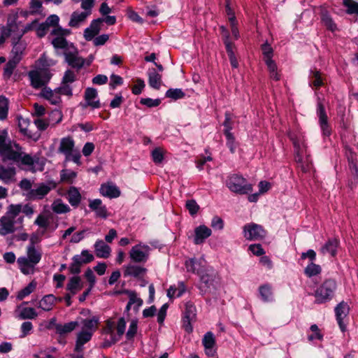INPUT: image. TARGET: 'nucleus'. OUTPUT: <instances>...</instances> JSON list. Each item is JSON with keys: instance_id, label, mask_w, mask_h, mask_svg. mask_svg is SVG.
Returning <instances> with one entry per match:
<instances>
[{"instance_id": "obj_1", "label": "nucleus", "mask_w": 358, "mask_h": 358, "mask_svg": "<svg viewBox=\"0 0 358 358\" xmlns=\"http://www.w3.org/2000/svg\"><path fill=\"white\" fill-rule=\"evenodd\" d=\"M52 34L55 36L52 44L55 49L63 50L66 62L73 69H80L85 65V59L79 56L73 44L66 40L65 36L70 34V31L57 26L52 31Z\"/></svg>"}, {"instance_id": "obj_2", "label": "nucleus", "mask_w": 358, "mask_h": 358, "mask_svg": "<svg viewBox=\"0 0 358 358\" xmlns=\"http://www.w3.org/2000/svg\"><path fill=\"white\" fill-rule=\"evenodd\" d=\"M196 273L199 276L198 289L200 294H215L220 287V279L217 272L212 268H208L198 270Z\"/></svg>"}, {"instance_id": "obj_3", "label": "nucleus", "mask_w": 358, "mask_h": 358, "mask_svg": "<svg viewBox=\"0 0 358 358\" xmlns=\"http://www.w3.org/2000/svg\"><path fill=\"white\" fill-rule=\"evenodd\" d=\"M337 283L334 279L325 280L315 291V303L322 304L330 301L334 296Z\"/></svg>"}, {"instance_id": "obj_4", "label": "nucleus", "mask_w": 358, "mask_h": 358, "mask_svg": "<svg viewBox=\"0 0 358 358\" xmlns=\"http://www.w3.org/2000/svg\"><path fill=\"white\" fill-rule=\"evenodd\" d=\"M226 186L234 193L243 195L251 193L252 185L241 175L234 173L229 176L226 180Z\"/></svg>"}, {"instance_id": "obj_5", "label": "nucleus", "mask_w": 358, "mask_h": 358, "mask_svg": "<svg viewBox=\"0 0 358 358\" xmlns=\"http://www.w3.org/2000/svg\"><path fill=\"white\" fill-rule=\"evenodd\" d=\"M31 84L34 88H39L46 85L52 77V73L47 69L31 71L29 73Z\"/></svg>"}, {"instance_id": "obj_6", "label": "nucleus", "mask_w": 358, "mask_h": 358, "mask_svg": "<svg viewBox=\"0 0 358 358\" xmlns=\"http://www.w3.org/2000/svg\"><path fill=\"white\" fill-rule=\"evenodd\" d=\"M57 184L53 180H49L48 184L40 183L36 189L28 192L26 196L29 200L42 199L52 189L56 188Z\"/></svg>"}, {"instance_id": "obj_7", "label": "nucleus", "mask_w": 358, "mask_h": 358, "mask_svg": "<svg viewBox=\"0 0 358 358\" xmlns=\"http://www.w3.org/2000/svg\"><path fill=\"white\" fill-rule=\"evenodd\" d=\"M244 236L248 240H258L263 238L266 234L262 226L250 223L243 227Z\"/></svg>"}, {"instance_id": "obj_8", "label": "nucleus", "mask_w": 358, "mask_h": 358, "mask_svg": "<svg viewBox=\"0 0 358 358\" xmlns=\"http://www.w3.org/2000/svg\"><path fill=\"white\" fill-rule=\"evenodd\" d=\"M148 270L146 268L129 264L124 266L123 275L124 277H134L138 280H143V277L146 274Z\"/></svg>"}, {"instance_id": "obj_9", "label": "nucleus", "mask_w": 358, "mask_h": 358, "mask_svg": "<svg viewBox=\"0 0 358 358\" xmlns=\"http://www.w3.org/2000/svg\"><path fill=\"white\" fill-rule=\"evenodd\" d=\"M141 248L148 249L149 247L147 245L141 246L138 244L131 248L129 251V257L131 260L134 263H145L148 259V253L143 251Z\"/></svg>"}, {"instance_id": "obj_10", "label": "nucleus", "mask_w": 358, "mask_h": 358, "mask_svg": "<svg viewBox=\"0 0 358 358\" xmlns=\"http://www.w3.org/2000/svg\"><path fill=\"white\" fill-rule=\"evenodd\" d=\"M350 308L346 302L344 301L339 303L334 309L335 315L338 324L341 330L344 332L346 330V327L343 323V318L349 313Z\"/></svg>"}, {"instance_id": "obj_11", "label": "nucleus", "mask_w": 358, "mask_h": 358, "mask_svg": "<svg viewBox=\"0 0 358 358\" xmlns=\"http://www.w3.org/2000/svg\"><path fill=\"white\" fill-rule=\"evenodd\" d=\"M89 208L95 213L97 217L106 219L108 216L107 208L103 205L100 199L89 200Z\"/></svg>"}, {"instance_id": "obj_12", "label": "nucleus", "mask_w": 358, "mask_h": 358, "mask_svg": "<svg viewBox=\"0 0 358 358\" xmlns=\"http://www.w3.org/2000/svg\"><path fill=\"white\" fill-rule=\"evenodd\" d=\"M212 231L204 224L199 225L194 229V243L201 245L204 243L206 238L211 236Z\"/></svg>"}, {"instance_id": "obj_13", "label": "nucleus", "mask_w": 358, "mask_h": 358, "mask_svg": "<svg viewBox=\"0 0 358 358\" xmlns=\"http://www.w3.org/2000/svg\"><path fill=\"white\" fill-rule=\"evenodd\" d=\"M339 245L340 241L338 238H331L320 248V252L323 255L329 254L332 257H335Z\"/></svg>"}, {"instance_id": "obj_14", "label": "nucleus", "mask_w": 358, "mask_h": 358, "mask_svg": "<svg viewBox=\"0 0 358 358\" xmlns=\"http://www.w3.org/2000/svg\"><path fill=\"white\" fill-rule=\"evenodd\" d=\"M15 221L8 215H3L0 219V235L6 236L15 231Z\"/></svg>"}, {"instance_id": "obj_15", "label": "nucleus", "mask_w": 358, "mask_h": 358, "mask_svg": "<svg viewBox=\"0 0 358 358\" xmlns=\"http://www.w3.org/2000/svg\"><path fill=\"white\" fill-rule=\"evenodd\" d=\"M40 96L53 105H57L62 102L61 96L57 89L52 90L50 87H45L42 89Z\"/></svg>"}, {"instance_id": "obj_16", "label": "nucleus", "mask_w": 358, "mask_h": 358, "mask_svg": "<svg viewBox=\"0 0 358 358\" xmlns=\"http://www.w3.org/2000/svg\"><path fill=\"white\" fill-rule=\"evenodd\" d=\"M6 136H0V155H6L10 159H15L17 152L13 150L10 141H7Z\"/></svg>"}, {"instance_id": "obj_17", "label": "nucleus", "mask_w": 358, "mask_h": 358, "mask_svg": "<svg viewBox=\"0 0 358 358\" xmlns=\"http://www.w3.org/2000/svg\"><path fill=\"white\" fill-rule=\"evenodd\" d=\"M74 146V141L69 136L61 140L59 151L65 155L66 160H70V157L71 156V152L73 151Z\"/></svg>"}, {"instance_id": "obj_18", "label": "nucleus", "mask_w": 358, "mask_h": 358, "mask_svg": "<svg viewBox=\"0 0 358 358\" xmlns=\"http://www.w3.org/2000/svg\"><path fill=\"white\" fill-rule=\"evenodd\" d=\"M95 255L99 258L107 259L109 257L111 249L110 247L104 243L103 240L98 239L94 245Z\"/></svg>"}, {"instance_id": "obj_19", "label": "nucleus", "mask_w": 358, "mask_h": 358, "mask_svg": "<svg viewBox=\"0 0 358 358\" xmlns=\"http://www.w3.org/2000/svg\"><path fill=\"white\" fill-rule=\"evenodd\" d=\"M85 100L87 106H90L92 108H98L100 107L98 93L94 88L88 87L86 89L85 92Z\"/></svg>"}, {"instance_id": "obj_20", "label": "nucleus", "mask_w": 358, "mask_h": 358, "mask_svg": "<svg viewBox=\"0 0 358 358\" xmlns=\"http://www.w3.org/2000/svg\"><path fill=\"white\" fill-rule=\"evenodd\" d=\"M79 325L78 322L71 321L64 324H55V332L59 334L60 337H64L66 334L72 332Z\"/></svg>"}, {"instance_id": "obj_21", "label": "nucleus", "mask_w": 358, "mask_h": 358, "mask_svg": "<svg viewBox=\"0 0 358 358\" xmlns=\"http://www.w3.org/2000/svg\"><path fill=\"white\" fill-rule=\"evenodd\" d=\"M221 28L222 29L223 36L225 38H224V44L226 46V50H227V54H228V56L229 58L231 65L233 68H235V69L238 68V60H237V59L235 56V54L234 52L233 45L229 40L228 33L223 27H222Z\"/></svg>"}, {"instance_id": "obj_22", "label": "nucleus", "mask_w": 358, "mask_h": 358, "mask_svg": "<svg viewBox=\"0 0 358 358\" xmlns=\"http://www.w3.org/2000/svg\"><path fill=\"white\" fill-rule=\"evenodd\" d=\"M100 193L104 196L115 199L120 196L121 192L115 185L108 183L101 185Z\"/></svg>"}, {"instance_id": "obj_23", "label": "nucleus", "mask_w": 358, "mask_h": 358, "mask_svg": "<svg viewBox=\"0 0 358 358\" xmlns=\"http://www.w3.org/2000/svg\"><path fill=\"white\" fill-rule=\"evenodd\" d=\"M91 14L90 11H75L71 14L69 25L71 27H78L81 23L85 21L87 16Z\"/></svg>"}, {"instance_id": "obj_24", "label": "nucleus", "mask_w": 358, "mask_h": 358, "mask_svg": "<svg viewBox=\"0 0 358 358\" xmlns=\"http://www.w3.org/2000/svg\"><path fill=\"white\" fill-rule=\"evenodd\" d=\"M82 196L78 189L74 186L70 187L67 192V199L71 206L76 208L79 206Z\"/></svg>"}, {"instance_id": "obj_25", "label": "nucleus", "mask_w": 358, "mask_h": 358, "mask_svg": "<svg viewBox=\"0 0 358 358\" xmlns=\"http://www.w3.org/2000/svg\"><path fill=\"white\" fill-rule=\"evenodd\" d=\"M83 287V285L81 282L80 277L76 275L69 279L66 289L71 294V295H75L78 291L82 289Z\"/></svg>"}, {"instance_id": "obj_26", "label": "nucleus", "mask_w": 358, "mask_h": 358, "mask_svg": "<svg viewBox=\"0 0 358 358\" xmlns=\"http://www.w3.org/2000/svg\"><path fill=\"white\" fill-rule=\"evenodd\" d=\"M148 82L151 87L159 90L162 85V76L155 69H150L148 71Z\"/></svg>"}, {"instance_id": "obj_27", "label": "nucleus", "mask_w": 358, "mask_h": 358, "mask_svg": "<svg viewBox=\"0 0 358 358\" xmlns=\"http://www.w3.org/2000/svg\"><path fill=\"white\" fill-rule=\"evenodd\" d=\"M259 292L262 301L265 303L273 301V293L270 284H264L259 287Z\"/></svg>"}, {"instance_id": "obj_28", "label": "nucleus", "mask_w": 358, "mask_h": 358, "mask_svg": "<svg viewBox=\"0 0 358 358\" xmlns=\"http://www.w3.org/2000/svg\"><path fill=\"white\" fill-rule=\"evenodd\" d=\"M310 84L316 88L320 87L324 84V77L321 72L317 69L311 70L310 75Z\"/></svg>"}, {"instance_id": "obj_29", "label": "nucleus", "mask_w": 358, "mask_h": 358, "mask_svg": "<svg viewBox=\"0 0 358 358\" xmlns=\"http://www.w3.org/2000/svg\"><path fill=\"white\" fill-rule=\"evenodd\" d=\"M317 115L319 117L320 127L324 132V134H326L327 132H329L327 124V116L326 115L324 108L321 103H318Z\"/></svg>"}, {"instance_id": "obj_30", "label": "nucleus", "mask_w": 358, "mask_h": 358, "mask_svg": "<svg viewBox=\"0 0 358 358\" xmlns=\"http://www.w3.org/2000/svg\"><path fill=\"white\" fill-rule=\"evenodd\" d=\"M350 153L347 155L349 169L351 171L352 174L357 178L358 177V162L356 158V155L354 152L349 148Z\"/></svg>"}, {"instance_id": "obj_31", "label": "nucleus", "mask_w": 358, "mask_h": 358, "mask_svg": "<svg viewBox=\"0 0 358 358\" xmlns=\"http://www.w3.org/2000/svg\"><path fill=\"white\" fill-rule=\"evenodd\" d=\"M56 300L57 298L53 294L45 295L40 301L39 307L43 310L49 311L52 310Z\"/></svg>"}, {"instance_id": "obj_32", "label": "nucleus", "mask_w": 358, "mask_h": 358, "mask_svg": "<svg viewBox=\"0 0 358 358\" xmlns=\"http://www.w3.org/2000/svg\"><path fill=\"white\" fill-rule=\"evenodd\" d=\"M27 258L34 266L41 259V254L38 252L34 245H29L27 248Z\"/></svg>"}, {"instance_id": "obj_33", "label": "nucleus", "mask_w": 358, "mask_h": 358, "mask_svg": "<svg viewBox=\"0 0 358 358\" xmlns=\"http://www.w3.org/2000/svg\"><path fill=\"white\" fill-rule=\"evenodd\" d=\"M13 50L12 54L13 55V59L19 62L21 58V55L25 49V45L20 41H13Z\"/></svg>"}, {"instance_id": "obj_34", "label": "nucleus", "mask_w": 358, "mask_h": 358, "mask_svg": "<svg viewBox=\"0 0 358 358\" xmlns=\"http://www.w3.org/2000/svg\"><path fill=\"white\" fill-rule=\"evenodd\" d=\"M52 209L57 214L66 213L71 210L69 206L64 203L60 199H57L52 203Z\"/></svg>"}, {"instance_id": "obj_35", "label": "nucleus", "mask_w": 358, "mask_h": 358, "mask_svg": "<svg viewBox=\"0 0 358 358\" xmlns=\"http://www.w3.org/2000/svg\"><path fill=\"white\" fill-rule=\"evenodd\" d=\"M269 72L271 79L278 81L280 79L281 75L278 70L277 65L273 60H268L266 64Z\"/></svg>"}, {"instance_id": "obj_36", "label": "nucleus", "mask_w": 358, "mask_h": 358, "mask_svg": "<svg viewBox=\"0 0 358 358\" xmlns=\"http://www.w3.org/2000/svg\"><path fill=\"white\" fill-rule=\"evenodd\" d=\"M290 140L292 141L293 145L295 148V151L298 155H301L303 152V148H306L305 143L301 139V136H289Z\"/></svg>"}, {"instance_id": "obj_37", "label": "nucleus", "mask_w": 358, "mask_h": 358, "mask_svg": "<svg viewBox=\"0 0 358 358\" xmlns=\"http://www.w3.org/2000/svg\"><path fill=\"white\" fill-rule=\"evenodd\" d=\"M202 344L205 349L213 348L216 345L214 334L211 331H208L203 336Z\"/></svg>"}, {"instance_id": "obj_38", "label": "nucleus", "mask_w": 358, "mask_h": 358, "mask_svg": "<svg viewBox=\"0 0 358 358\" xmlns=\"http://www.w3.org/2000/svg\"><path fill=\"white\" fill-rule=\"evenodd\" d=\"M36 287V282L34 281H31L27 286L24 288L22 289L17 295V300H22L26 296H29L31 293L34 292Z\"/></svg>"}, {"instance_id": "obj_39", "label": "nucleus", "mask_w": 358, "mask_h": 358, "mask_svg": "<svg viewBox=\"0 0 358 358\" xmlns=\"http://www.w3.org/2000/svg\"><path fill=\"white\" fill-rule=\"evenodd\" d=\"M321 19L322 23L324 24V26L329 30L334 31L336 29V25L334 22L333 20L331 19V16L329 15V13L323 10L321 14Z\"/></svg>"}, {"instance_id": "obj_40", "label": "nucleus", "mask_w": 358, "mask_h": 358, "mask_svg": "<svg viewBox=\"0 0 358 358\" xmlns=\"http://www.w3.org/2000/svg\"><path fill=\"white\" fill-rule=\"evenodd\" d=\"M15 175V169L14 167L5 168L3 166H0V180H9Z\"/></svg>"}, {"instance_id": "obj_41", "label": "nucleus", "mask_w": 358, "mask_h": 358, "mask_svg": "<svg viewBox=\"0 0 358 358\" xmlns=\"http://www.w3.org/2000/svg\"><path fill=\"white\" fill-rule=\"evenodd\" d=\"M38 316L37 313L36 312L34 308H23L19 315V318L20 320H32L35 319Z\"/></svg>"}, {"instance_id": "obj_42", "label": "nucleus", "mask_w": 358, "mask_h": 358, "mask_svg": "<svg viewBox=\"0 0 358 358\" xmlns=\"http://www.w3.org/2000/svg\"><path fill=\"white\" fill-rule=\"evenodd\" d=\"M182 317L196 320V308L192 302L187 301L185 303V310H184Z\"/></svg>"}, {"instance_id": "obj_43", "label": "nucleus", "mask_w": 358, "mask_h": 358, "mask_svg": "<svg viewBox=\"0 0 358 358\" xmlns=\"http://www.w3.org/2000/svg\"><path fill=\"white\" fill-rule=\"evenodd\" d=\"M322 268L320 265L311 262L306 267L304 273L308 277H313L320 274Z\"/></svg>"}, {"instance_id": "obj_44", "label": "nucleus", "mask_w": 358, "mask_h": 358, "mask_svg": "<svg viewBox=\"0 0 358 358\" xmlns=\"http://www.w3.org/2000/svg\"><path fill=\"white\" fill-rule=\"evenodd\" d=\"M99 322V318L96 316L92 317L91 319H85L83 320V327L93 332L97 328L98 324Z\"/></svg>"}, {"instance_id": "obj_45", "label": "nucleus", "mask_w": 358, "mask_h": 358, "mask_svg": "<svg viewBox=\"0 0 358 358\" xmlns=\"http://www.w3.org/2000/svg\"><path fill=\"white\" fill-rule=\"evenodd\" d=\"M8 111V100L3 96H0V120L7 117Z\"/></svg>"}, {"instance_id": "obj_46", "label": "nucleus", "mask_w": 358, "mask_h": 358, "mask_svg": "<svg viewBox=\"0 0 358 358\" xmlns=\"http://www.w3.org/2000/svg\"><path fill=\"white\" fill-rule=\"evenodd\" d=\"M78 262H80V266L87 264L94 261V257L92 254L90 253L87 250H83L80 255H78Z\"/></svg>"}, {"instance_id": "obj_47", "label": "nucleus", "mask_w": 358, "mask_h": 358, "mask_svg": "<svg viewBox=\"0 0 358 358\" xmlns=\"http://www.w3.org/2000/svg\"><path fill=\"white\" fill-rule=\"evenodd\" d=\"M92 335L93 332L92 331L82 330L77 334L76 341L84 345L92 339Z\"/></svg>"}, {"instance_id": "obj_48", "label": "nucleus", "mask_w": 358, "mask_h": 358, "mask_svg": "<svg viewBox=\"0 0 358 358\" xmlns=\"http://www.w3.org/2000/svg\"><path fill=\"white\" fill-rule=\"evenodd\" d=\"M152 161L156 164H161L164 159V155L163 150L159 148H155L151 153Z\"/></svg>"}, {"instance_id": "obj_49", "label": "nucleus", "mask_w": 358, "mask_h": 358, "mask_svg": "<svg viewBox=\"0 0 358 358\" xmlns=\"http://www.w3.org/2000/svg\"><path fill=\"white\" fill-rule=\"evenodd\" d=\"M80 267V262H78V255H76L72 257V262L69 267V271L71 274L78 275L81 271Z\"/></svg>"}, {"instance_id": "obj_50", "label": "nucleus", "mask_w": 358, "mask_h": 358, "mask_svg": "<svg viewBox=\"0 0 358 358\" xmlns=\"http://www.w3.org/2000/svg\"><path fill=\"white\" fill-rule=\"evenodd\" d=\"M22 211V205L21 204H10L8 207V210L6 212V215H8L10 217L15 220V218L19 215V213Z\"/></svg>"}, {"instance_id": "obj_51", "label": "nucleus", "mask_w": 358, "mask_h": 358, "mask_svg": "<svg viewBox=\"0 0 358 358\" xmlns=\"http://www.w3.org/2000/svg\"><path fill=\"white\" fill-rule=\"evenodd\" d=\"M343 5L348 8V14L358 15V3L352 0H343Z\"/></svg>"}, {"instance_id": "obj_52", "label": "nucleus", "mask_w": 358, "mask_h": 358, "mask_svg": "<svg viewBox=\"0 0 358 358\" xmlns=\"http://www.w3.org/2000/svg\"><path fill=\"white\" fill-rule=\"evenodd\" d=\"M262 50L264 55V59L266 64H267L268 60H273L272 57L273 50L272 47L269 44L264 43V45H262Z\"/></svg>"}, {"instance_id": "obj_53", "label": "nucleus", "mask_w": 358, "mask_h": 358, "mask_svg": "<svg viewBox=\"0 0 358 358\" xmlns=\"http://www.w3.org/2000/svg\"><path fill=\"white\" fill-rule=\"evenodd\" d=\"M185 207L189 211V213L194 216L196 215L199 210V206L197 204L195 200L191 199L186 201Z\"/></svg>"}, {"instance_id": "obj_54", "label": "nucleus", "mask_w": 358, "mask_h": 358, "mask_svg": "<svg viewBox=\"0 0 358 358\" xmlns=\"http://www.w3.org/2000/svg\"><path fill=\"white\" fill-rule=\"evenodd\" d=\"M138 323L136 320H132L129 324V329L126 334V337L128 341L132 340L137 333Z\"/></svg>"}, {"instance_id": "obj_55", "label": "nucleus", "mask_w": 358, "mask_h": 358, "mask_svg": "<svg viewBox=\"0 0 358 358\" xmlns=\"http://www.w3.org/2000/svg\"><path fill=\"white\" fill-rule=\"evenodd\" d=\"M166 96L176 100L184 97L185 93L180 89H169L166 91Z\"/></svg>"}, {"instance_id": "obj_56", "label": "nucleus", "mask_w": 358, "mask_h": 358, "mask_svg": "<svg viewBox=\"0 0 358 358\" xmlns=\"http://www.w3.org/2000/svg\"><path fill=\"white\" fill-rule=\"evenodd\" d=\"M59 94V95H65L68 96H71L72 93V87L69 84H66L64 83H61L59 87L56 88Z\"/></svg>"}, {"instance_id": "obj_57", "label": "nucleus", "mask_w": 358, "mask_h": 358, "mask_svg": "<svg viewBox=\"0 0 358 358\" xmlns=\"http://www.w3.org/2000/svg\"><path fill=\"white\" fill-rule=\"evenodd\" d=\"M42 12V2L40 0H31L30 2V13L41 14Z\"/></svg>"}, {"instance_id": "obj_58", "label": "nucleus", "mask_w": 358, "mask_h": 358, "mask_svg": "<svg viewBox=\"0 0 358 358\" xmlns=\"http://www.w3.org/2000/svg\"><path fill=\"white\" fill-rule=\"evenodd\" d=\"M76 76L74 71L72 70H66L64 74V76L62 78V83L69 84L71 85V84L76 80Z\"/></svg>"}, {"instance_id": "obj_59", "label": "nucleus", "mask_w": 358, "mask_h": 358, "mask_svg": "<svg viewBox=\"0 0 358 358\" xmlns=\"http://www.w3.org/2000/svg\"><path fill=\"white\" fill-rule=\"evenodd\" d=\"M77 176V173L75 171H70L66 172L65 170H62L60 174L61 180L65 181L69 183H72L73 180Z\"/></svg>"}, {"instance_id": "obj_60", "label": "nucleus", "mask_w": 358, "mask_h": 358, "mask_svg": "<svg viewBox=\"0 0 358 358\" xmlns=\"http://www.w3.org/2000/svg\"><path fill=\"white\" fill-rule=\"evenodd\" d=\"M312 334L308 336V340L313 341L314 339L322 340L323 335L320 332V329L317 324H312L310 327Z\"/></svg>"}, {"instance_id": "obj_61", "label": "nucleus", "mask_w": 358, "mask_h": 358, "mask_svg": "<svg viewBox=\"0 0 358 358\" xmlns=\"http://www.w3.org/2000/svg\"><path fill=\"white\" fill-rule=\"evenodd\" d=\"M32 329H33V324L31 322H24L21 324V327H20V331H21L20 338H24L27 335L30 334Z\"/></svg>"}, {"instance_id": "obj_62", "label": "nucleus", "mask_w": 358, "mask_h": 358, "mask_svg": "<svg viewBox=\"0 0 358 358\" xmlns=\"http://www.w3.org/2000/svg\"><path fill=\"white\" fill-rule=\"evenodd\" d=\"M93 125L90 123L86 122L84 124H79L76 126H74V129L73 131L76 132H85L88 133L93 130Z\"/></svg>"}, {"instance_id": "obj_63", "label": "nucleus", "mask_w": 358, "mask_h": 358, "mask_svg": "<svg viewBox=\"0 0 358 358\" xmlns=\"http://www.w3.org/2000/svg\"><path fill=\"white\" fill-rule=\"evenodd\" d=\"M140 103L149 108H152L158 106L161 103V100L159 99L142 98Z\"/></svg>"}, {"instance_id": "obj_64", "label": "nucleus", "mask_w": 358, "mask_h": 358, "mask_svg": "<svg viewBox=\"0 0 358 358\" xmlns=\"http://www.w3.org/2000/svg\"><path fill=\"white\" fill-rule=\"evenodd\" d=\"M226 144L231 153L236 152L238 143L235 139V136H226Z\"/></svg>"}]
</instances>
